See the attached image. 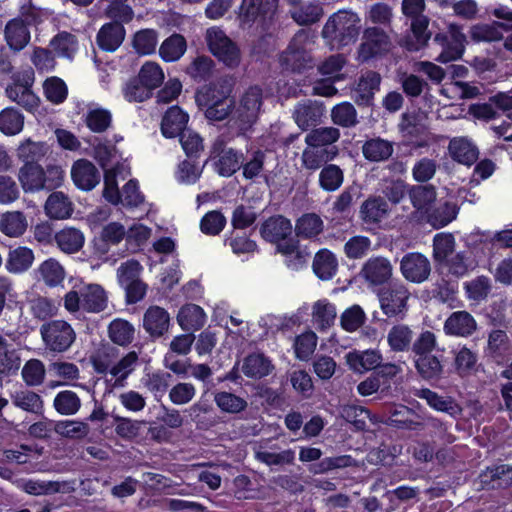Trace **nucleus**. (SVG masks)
<instances>
[{"mask_svg": "<svg viewBox=\"0 0 512 512\" xmlns=\"http://www.w3.org/2000/svg\"><path fill=\"white\" fill-rule=\"evenodd\" d=\"M482 482L491 484L492 488H508L512 485V466L502 464L487 468L481 474Z\"/></svg>", "mask_w": 512, "mask_h": 512, "instance_id": "de8ad7c7", "label": "nucleus"}, {"mask_svg": "<svg viewBox=\"0 0 512 512\" xmlns=\"http://www.w3.org/2000/svg\"><path fill=\"white\" fill-rule=\"evenodd\" d=\"M414 365L419 376L427 381L439 380L444 373L442 361L433 354L414 358Z\"/></svg>", "mask_w": 512, "mask_h": 512, "instance_id": "4c0bfd02", "label": "nucleus"}, {"mask_svg": "<svg viewBox=\"0 0 512 512\" xmlns=\"http://www.w3.org/2000/svg\"><path fill=\"white\" fill-rule=\"evenodd\" d=\"M292 233L291 221L282 215H276L265 220L260 227L263 239L271 243L286 240Z\"/></svg>", "mask_w": 512, "mask_h": 512, "instance_id": "4be33fe9", "label": "nucleus"}, {"mask_svg": "<svg viewBox=\"0 0 512 512\" xmlns=\"http://www.w3.org/2000/svg\"><path fill=\"white\" fill-rule=\"evenodd\" d=\"M84 121L91 131L102 133L110 127L112 115L107 109L89 106Z\"/></svg>", "mask_w": 512, "mask_h": 512, "instance_id": "680f3d73", "label": "nucleus"}, {"mask_svg": "<svg viewBox=\"0 0 512 512\" xmlns=\"http://www.w3.org/2000/svg\"><path fill=\"white\" fill-rule=\"evenodd\" d=\"M206 41L211 53L229 68H236L241 62L238 45L218 27L209 28Z\"/></svg>", "mask_w": 512, "mask_h": 512, "instance_id": "0eeeda50", "label": "nucleus"}, {"mask_svg": "<svg viewBox=\"0 0 512 512\" xmlns=\"http://www.w3.org/2000/svg\"><path fill=\"white\" fill-rule=\"evenodd\" d=\"M177 321L183 330L195 331L204 326L206 315L200 306L187 304L179 310Z\"/></svg>", "mask_w": 512, "mask_h": 512, "instance_id": "a19ab883", "label": "nucleus"}, {"mask_svg": "<svg viewBox=\"0 0 512 512\" xmlns=\"http://www.w3.org/2000/svg\"><path fill=\"white\" fill-rule=\"evenodd\" d=\"M477 330L475 318L467 311H455L449 315L443 325L446 335L457 337H470Z\"/></svg>", "mask_w": 512, "mask_h": 512, "instance_id": "aec40b11", "label": "nucleus"}, {"mask_svg": "<svg viewBox=\"0 0 512 512\" xmlns=\"http://www.w3.org/2000/svg\"><path fill=\"white\" fill-rule=\"evenodd\" d=\"M386 424L406 430H421L424 427L423 418L406 406L394 409L386 420Z\"/></svg>", "mask_w": 512, "mask_h": 512, "instance_id": "c756f323", "label": "nucleus"}, {"mask_svg": "<svg viewBox=\"0 0 512 512\" xmlns=\"http://www.w3.org/2000/svg\"><path fill=\"white\" fill-rule=\"evenodd\" d=\"M401 8L403 14L411 20V30L418 44L415 49H418L431 37V33L427 30L429 19L423 15L425 2L424 0H403Z\"/></svg>", "mask_w": 512, "mask_h": 512, "instance_id": "9d476101", "label": "nucleus"}, {"mask_svg": "<svg viewBox=\"0 0 512 512\" xmlns=\"http://www.w3.org/2000/svg\"><path fill=\"white\" fill-rule=\"evenodd\" d=\"M278 0H242L238 10L240 27L249 29L254 24L266 28L277 10Z\"/></svg>", "mask_w": 512, "mask_h": 512, "instance_id": "39448f33", "label": "nucleus"}, {"mask_svg": "<svg viewBox=\"0 0 512 512\" xmlns=\"http://www.w3.org/2000/svg\"><path fill=\"white\" fill-rule=\"evenodd\" d=\"M388 210L389 206L384 198L372 197L362 204L360 212L366 223H377L386 217Z\"/></svg>", "mask_w": 512, "mask_h": 512, "instance_id": "864d4df0", "label": "nucleus"}, {"mask_svg": "<svg viewBox=\"0 0 512 512\" xmlns=\"http://www.w3.org/2000/svg\"><path fill=\"white\" fill-rule=\"evenodd\" d=\"M108 337L116 345L127 347L135 338V328L127 320L116 318L108 325Z\"/></svg>", "mask_w": 512, "mask_h": 512, "instance_id": "37998d69", "label": "nucleus"}, {"mask_svg": "<svg viewBox=\"0 0 512 512\" xmlns=\"http://www.w3.org/2000/svg\"><path fill=\"white\" fill-rule=\"evenodd\" d=\"M71 177L76 187L83 191L94 189L101 179L99 170L86 159L74 162L71 168Z\"/></svg>", "mask_w": 512, "mask_h": 512, "instance_id": "a211bd4d", "label": "nucleus"}, {"mask_svg": "<svg viewBox=\"0 0 512 512\" xmlns=\"http://www.w3.org/2000/svg\"><path fill=\"white\" fill-rule=\"evenodd\" d=\"M409 296V290L403 283L396 282L384 287L378 293L381 310L388 317L404 314Z\"/></svg>", "mask_w": 512, "mask_h": 512, "instance_id": "1a4fd4ad", "label": "nucleus"}, {"mask_svg": "<svg viewBox=\"0 0 512 512\" xmlns=\"http://www.w3.org/2000/svg\"><path fill=\"white\" fill-rule=\"evenodd\" d=\"M361 150L367 161L384 162L393 155L394 143L381 137H373L363 143Z\"/></svg>", "mask_w": 512, "mask_h": 512, "instance_id": "a878e982", "label": "nucleus"}, {"mask_svg": "<svg viewBox=\"0 0 512 512\" xmlns=\"http://www.w3.org/2000/svg\"><path fill=\"white\" fill-rule=\"evenodd\" d=\"M277 446L273 445L270 450L263 444H259L254 448L255 459L269 467L291 466L295 464V451L292 449L276 451Z\"/></svg>", "mask_w": 512, "mask_h": 512, "instance_id": "412c9836", "label": "nucleus"}, {"mask_svg": "<svg viewBox=\"0 0 512 512\" xmlns=\"http://www.w3.org/2000/svg\"><path fill=\"white\" fill-rule=\"evenodd\" d=\"M6 94L10 100L30 112L36 110L40 103L38 96L29 88L8 86Z\"/></svg>", "mask_w": 512, "mask_h": 512, "instance_id": "bf43d9fd", "label": "nucleus"}, {"mask_svg": "<svg viewBox=\"0 0 512 512\" xmlns=\"http://www.w3.org/2000/svg\"><path fill=\"white\" fill-rule=\"evenodd\" d=\"M455 238L451 233H437L433 238V259L437 264L454 253Z\"/></svg>", "mask_w": 512, "mask_h": 512, "instance_id": "69168bd1", "label": "nucleus"}, {"mask_svg": "<svg viewBox=\"0 0 512 512\" xmlns=\"http://www.w3.org/2000/svg\"><path fill=\"white\" fill-rule=\"evenodd\" d=\"M336 315L335 306L326 299L318 300L312 307L313 321L320 330L331 327L335 322Z\"/></svg>", "mask_w": 512, "mask_h": 512, "instance_id": "6e6d98bb", "label": "nucleus"}, {"mask_svg": "<svg viewBox=\"0 0 512 512\" xmlns=\"http://www.w3.org/2000/svg\"><path fill=\"white\" fill-rule=\"evenodd\" d=\"M58 247L65 253H75L84 244L83 233L76 228H65L55 235Z\"/></svg>", "mask_w": 512, "mask_h": 512, "instance_id": "4d7b16f0", "label": "nucleus"}, {"mask_svg": "<svg viewBox=\"0 0 512 512\" xmlns=\"http://www.w3.org/2000/svg\"><path fill=\"white\" fill-rule=\"evenodd\" d=\"M448 151L453 160L467 166L473 165L479 157L477 146L467 137L451 139Z\"/></svg>", "mask_w": 512, "mask_h": 512, "instance_id": "5701e85b", "label": "nucleus"}, {"mask_svg": "<svg viewBox=\"0 0 512 512\" xmlns=\"http://www.w3.org/2000/svg\"><path fill=\"white\" fill-rule=\"evenodd\" d=\"M465 35L455 26L450 27V36L446 34H436L434 41L443 47L437 60L442 63L457 60L461 58L464 52Z\"/></svg>", "mask_w": 512, "mask_h": 512, "instance_id": "dca6fc26", "label": "nucleus"}, {"mask_svg": "<svg viewBox=\"0 0 512 512\" xmlns=\"http://www.w3.org/2000/svg\"><path fill=\"white\" fill-rule=\"evenodd\" d=\"M21 375L28 387L40 386L45 380V365L39 359H30L24 364Z\"/></svg>", "mask_w": 512, "mask_h": 512, "instance_id": "338daca9", "label": "nucleus"}, {"mask_svg": "<svg viewBox=\"0 0 512 512\" xmlns=\"http://www.w3.org/2000/svg\"><path fill=\"white\" fill-rule=\"evenodd\" d=\"M112 20V22L106 23L100 28L96 38L98 46L107 52H113L120 47L126 34L123 23L130 22L118 19Z\"/></svg>", "mask_w": 512, "mask_h": 512, "instance_id": "6ab92c4d", "label": "nucleus"}, {"mask_svg": "<svg viewBox=\"0 0 512 512\" xmlns=\"http://www.w3.org/2000/svg\"><path fill=\"white\" fill-rule=\"evenodd\" d=\"M233 83L228 77H220L204 85L196 93V102L200 108L228 101L232 92Z\"/></svg>", "mask_w": 512, "mask_h": 512, "instance_id": "4468645a", "label": "nucleus"}, {"mask_svg": "<svg viewBox=\"0 0 512 512\" xmlns=\"http://www.w3.org/2000/svg\"><path fill=\"white\" fill-rule=\"evenodd\" d=\"M267 158V152L261 149L248 151L246 157L242 156L241 168L246 179L253 180L261 176Z\"/></svg>", "mask_w": 512, "mask_h": 512, "instance_id": "3c124183", "label": "nucleus"}, {"mask_svg": "<svg viewBox=\"0 0 512 512\" xmlns=\"http://www.w3.org/2000/svg\"><path fill=\"white\" fill-rule=\"evenodd\" d=\"M412 206L418 211H427L437 197L436 187L431 184L413 185L408 189Z\"/></svg>", "mask_w": 512, "mask_h": 512, "instance_id": "c03bdc74", "label": "nucleus"}, {"mask_svg": "<svg viewBox=\"0 0 512 512\" xmlns=\"http://www.w3.org/2000/svg\"><path fill=\"white\" fill-rule=\"evenodd\" d=\"M361 31V18L351 9H341L327 19L322 37L332 48H341L354 43Z\"/></svg>", "mask_w": 512, "mask_h": 512, "instance_id": "f257e3e1", "label": "nucleus"}, {"mask_svg": "<svg viewBox=\"0 0 512 512\" xmlns=\"http://www.w3.org/2000/svg\"><path fill=\"white\" fill-rule=\"evenodd\" d=\"M24 126V116L14 108H5L0 112V131L5 135H16Z\"/></svg>", "mask_w": 512, "mask_h": 512, "instance_id": "0e129e2a", "label": "nucleus"}, {"mask_svg": "<svg viewBox=\"0 0 512 512\" xmlns=\"http://www.w3.org/2000/svg\"><path fill=\"white\" fill-rule=\"evenodd\" d=\"M37 279L47 287L54 288L62 285L66 277L64 267L54 258L43 261L36 270Z\"/></svg>", "mask_w": 512, "mask_h": 512, "instance_id": "2f4dec72", "label": "nucleus"}, {"mask_svg": "<svg viewBox=\"0 0 512 512\" xmlns=\"http://www.w3.org/2000/svg\"><path fill=\"white\" fill-rule=\"evenodd\" d=\"M274 366L271 360L263 353H251L243 359L242 372L251 379H261L268 376Z\"/></svg>", "mask_w": 512, "mask_h": 512, "instance_id": "c85d7f7f", "label": "nucleus"}, {"mask_svg": "<svg viewBox=\"0 0 512 512\" xmlns=\"http://www.w3.org/2000/svg\"><path fill=\"white\" fill-rule=\"evenodd\" d=\"M393 19L392 7L384 2H377L367 7L365 11V20L374 24L373 26L390 28Z\"/></svg>", "mask_w": 512, "mask_h": 512, "instance_id": "603ef678", "label": "nucleus"}, {"mask_svg": "<svg viewBox=\"0 0 512 512\" xmlns=\"http://www.w3.org/2000/svg\"><path fill=\"white\" fill-rule=\"evenodd\" d=\"M324 114L325 106L323 103L305 99L295 105L292 117L302 131H307L319 125Z\"/></svg>", "mask_w": 512, "mask_h": 512, "instance_id": "ddd939ff", "label": "nucleus"}, {"mask_svg": "<svg viewBox=\"0 0 512 512\" xmlns=\"http://www.w3.org/2000/svg\"><path fill=\"white\" fill-rule=\"evenodd\" d=\"M339 154L338 148H316L307 145L301 154L302 166L310 171L320 170Z\"/></svg>", "mask_w": 512, "mask_h": 512, "instance_id": "b1692460", "label": "nucleus"}, {"mask_svg": "<svg viewBox=\"0 0 512 512\" xmlns=\"http://www.w3.org/2000/svg\"><path fill=\"white\" fill-rule=\"evenodd\" d=\"M44 176L41 165H23L18 172V180L25 192L45 190Z\"/></svg>", "mask_w": 512, "mask_h": 512, "instance_id": "f704fd0d", "label": "nucleus"}, {"mask_svg": "<svg viewBox=\"0 0 512 512\" xmlns=\"http://www.w3.org/2000/svg\"><path fill=\"white\" fill-rule=\"evenodd\" d=\"M21 14L23 18L9 20L4 29L7 45L15 52L21 51L28 45L31 38L28 25L36 22L39 17L35 9L26 6H22Z\"/></svg>", "mask_w": 512, "mask_h": 512, "instance_id": "423d86ee", "label": "nucleus"}, {"mask_svg": "<svg viewBox=\"0 0 512 512\" xmlns=\"http://www.w3.org/2000/svg\"><path fill=\"white\" fill-rule=\"evenodd\" d=\"M291 17L300 25L316 23L323 16V8L320 4L309 2L298 8L290 10Z\"/></svg>", "mask_w": 512, "mask_h": 512, "instance_id": "774afa93", "label": "nucleus"}, {"mask_svg": "<svg viewBox=\"0 0 512 512\" xmlns=\"http://www.w3.org/2000/svg\"><path fill=\"white\" fill-rule=\"evenodd\" d=\"M169 323V314L162 307L151 306L144 313L143 327L151 337H161L168 331Z\"/></svg>", "mask_w": 512, "mask_h": 512, "instance_id": "393cba45", "label": "nucleus"}, {"mask_svg": "<svg viewBox=\"0 0 512 512\" xmlns=\"http://www.w3.org/2000/svg\"><path fill=\"white\" fill-rule=\"evenodd\" d=\"M308 35L300 31L290 41L287 49L281 55V64L292 71H301L312 64V57L306 46Z\"/></svg>", "mask_w": 512, "mask_h": 512, "instance_id": "6e6552de", "label": "nucleus"}, {"mask_svg": "<svg viewBox=\"0 0 512 512\" xmlns=\"http://www.w3.org/2000/svg\"><path fill=\"white\" fill-rule=\"evenodd\" d=\"M431 270L430 260L419 252H409L400 260V272L411 283L425 282L429 279Z\"/></svg>", "mask_w": 512, "mask_h": 512, "instance_id": "f8f14e48", "label": "nucleus"}, {"mask_svg": "<svg viewBox=\"0 0 512 512\" xmlns=\"http://www.w3.org/2000/svg\"><path fill=\"white\" fill-rule=\"evenodd\" d=\"M459 208L456 203L445 201L436 207L429 208L426 214V222L435 229L445 227L456 219Z\"/></svg>", "mask_w": 512, "mask_h": 512, "instance_id": "473e14b6", "label": "nucleus"}, {"mask_svg": "<svg viewBox=\"0 0 512 512\" xmlns=\"http://www.w3.org/2000/svg\"><path fill=\"white\" fill-rule=\"evenodd\" d=\"M346 361L351 370L364 373L377 368L382 361V355L378 350H354L347 353Z\"/></svg>", "mask_w": 512, "mask_h": 512, "instance_id": "cd10ccee", "label": "nucleus"}, {"mask_svg": "<svg viewBox=\"0 0 512 512\" xmlns=\"http://www.w3.org/2000/svg\"><path fill=\"white\" fill-rule=\"evenodd\" d=\"M331 119L335 125L343 128L355 127L358 123V113L349 102H342L331 110Z\"/></svg>", "mask_w": 512, "mask_h": 512, "instance_id": "e2e57ef3", "label": "nucleus"}, {"mask_svg": "<svg viewBox=\"0 0 512 512\" xmlns=\"http://www.w3.org/2000/svg\"><path fill=\"white\" fill-rule=\"evenodd\" d=\"M393 47L388 30L368 26L363 30L361 43L357 49L358 60L368 62L387 55Z\"/></svg>", "mask_w": 512, "mask_h": 512, "instance_id": "20e7f679", "label": "nucleus"}, {"mask_svg": "<svg viewBox=\"0 0 512 512\" xmlns=\"http://www.w3.org/2000/svg\"><path fill=\"white\" fill-rule=\"evenodd\" d=\"M29 312L33 316V318L39 321H49L54 317L58 308L55 302L45 296L36 295L28 299L27 301Z\"/></svg>", "mask_w": 512, "mask_h": 512, "instance_id": "8fccbe9b", "label": "nucleus"}, {"mask_svg": "<svg viewBox=\"0 0 512 512\" xmlns=\"http://www.w3.org/2000/svg\"><path fill=\"white\" fill-rule=\"evenodd\" d=\"M381 75L373 70L362 73L354 89V101L359 106H372L374 95L380 89Z\"/></svg>", "mask_w": 512, "mask_h": 512, "instance_id": "f3484780", "label": "nucleus"}, {"mask_svg": "<svg viewBox=\"0 0 512 512\" xmlns=\"http://www.w3.org/2000/svg\"><path fill=\"white\" fill-rule=\"evenodd\" d=\"M12 404L31 414L40 415L43 413L44 402L42 397L28 389L18 390L11 394Z\"/></svg>", "mask_w": 512, "mask_h": 512, "instance_id": "58836bf2", "label": "nucleus"}, {"mask_svg": "<svg viewBox=\"0 0 512 512\" xmlns=\"http://www.w3.org/2000/svg\"><path fill=\"white\" fill-rule=\"evenodd\" d=\"M386 338L391 351L407 352L411 350L414 332L407 324L399 323L390 328Z\"/></svg>", "mask_w": 512, "mask_h": 512, "instance_id": "72a5a7b5", "label": "nucleus"}, {"mask_svg": "<svg viewBox=\"0 0 512 512\" xmlns=\"http://www.w3.org/2000/svg\"><path fill=\"white\" fill-rule=\"evenodd\" d=\"M211 153L217 158L214 166L220 176L230 177L241 168L242 153L226 147L224 138L218 137L214 141Z\"/></svg>", "mask_w": 512, "mask_h": 512, "instance_id": "9b49d317", "label": "nucleus"}, {"mask_svg": "<svg viewBox=\"0 0 512 512\" xmlns=\"http://www.w3.org/2000/svg\"><path fill=\"white\" fill-rule=\"evenodd\" d=\"M214 402L222 412L228 414L241 413L248 406L244 398L226 391L216 392L214 394Z\"/></svg>", "mask_w": 512, "mask_h": 512, "instance_id": "052dcab7", "label": "nucleus"}, {"mask_svg": "<svg viewBox=\"0 0 512 512\" xmlns=\"http://www.w3.org/2000/svg\"><path fill=\"white\" fill-rule=\"evenodd\" d=\"M83 310L89 313L103 312L108 306V295L99 284H87L81 288Z\"/></svg>", "mask_w": 512, "mask_h": 512, "instance_id": "bb28decb", "label": "nucleus"}, {"mask_svg": "<svg viewBox=\"0 0 512 512\" xmlns=\"http://www.w3.org/2000/svg\"><path fill=\"white\" fill-rule=\"evenodd\" d=\"M34 258L30 248L19 246L9 251L5 267L10 273H23L32 266Z\"/></svg>", "mask_w": 512, "mask_h": 512, "instance_id": "79ce46f5", "label": "nucleus"}, {"mask_svg": "<svg viewBox=\"0 0 512 512\" xmlns=\"http://www.w3.org/2000/svg\"><path fill=\"white\" fill-rule=\"evenodd\" d=\"M28 227L26 215L21 211H9L0 218V231L9 237L23 235Z\"/></svg>", "mask_w": 512, "mask_h": 512, "instance_id": "a18cd8bd", "label": "nucleus"}, {"mask_svg": "<svg viewBox=\"0 0 512 512\" xmlns=\"http://www.w3.org/2000/svg\"><path fill=\"white\" fill-rule=\"evenodd\" d=\"M337 259L332 252L322 249L313 260V271L321 280H330L337 271Z\"/></svg>", "mask_w": 512, "mask_h": 512, "instance_id": "09e8293b", "label": "nucleus"}, {"mask_svg": "<svg viewBox=\"0 0 512 512\" xmlns=\"http://www.w3.org/2000/svg\"><path fill=\"white\" fill-rule=\"evenodd\" d=\"M340 131L336 127H314L305 136V143L318 148H337L333 144L340 139Z\"/></svg>", "mask_w": 512, "mask_h": 512, "instance_id": "ea45409f", "label": "nucleus"}, {"mask_svg": "<svg viewBox=\"0 0 512 512\" xmlns=\"http://www.w3.org/2000/svg\"><path fill=\"white\" fill-rule=\"evenodd\" d=\"M415 396L425 400L430 407L437 411L453 415L458 410V406L452 397L441 396L428 388L417 390Z\"/></svg>", "mask_w": 512, "mask_h": 512, "instance_id": "49530a36", "label": "nucleus"}, {"mask_svg": "<svg viewBox=\"0 0 512 512\" xmlns=\"http://www.w3.org/2000/svg\"><path fill=\"white\" fill-rule=\"evenodd\" d=\"M187 48L185 38L180 34H173L161 44L159 54L166 62H173L185 53Z\"/></svg>", "mask_w": 512, "mask_h": 512, "instance_id": "13d9d810", "label": "nucleus"}, {"mask_svg": "<svg viewBox=\"0 0 512 512\" xmlns=\"http://www.w3.org/2000/svg\"><path fill=\"white\" fill-rule=\"evenodd\" d=\"M263 90L254 85L247 88L235 103L232 120L241 132L248 131L258 120L263 106Z\"/></svg>", "mask_w": 512, "mask_h": 512, "instance_id": "f03ea898", "label": "nucleus"}, {"mask_svg": "<svg viewBox=\"0 0 512 512\" xmlns=\"http://www.w3.org/2000/svg\"><path fill=\"white\" fill-rule=\"evenodd\" d=\"M189 116L178 106L169 108L161 122V131L165 137L173 138L186 131Z\"/></svg>", "mask_w": 512, "mask_h": 512, "instance_id": "7c9ffc66", "label": "nucleus"}, {"mask_svg": "<svg viewBox=\"0 0 512 512\" xmlns=\"http://www.w3.org/2000/svg\"><path fill=\"white\" fill-rule=\"evenodd\" d=\"M393 275V265L383 256L370 257L362 266L360 276L371 286L388 282Z\"/></svg>", "mask_w": 512, "mask_h": 512, "instance_id": "2eb2a0df", "label": "nucleus"}, {"mask_svg": "<svg viewBox=\"0 0 512 512\" xmlns=\"http://www.w3.org/2000/svg\"><path fill=\"white\" fill-rule=\"evenodd\" d=\"M44 209L51 219H66L73 213V204L67 195L57 191L48 196Z\"/></svg>", "mask_w": 512, "mask_h": 512, "instance_id": "c9c22d12", "label": "nucleus"}, {"mask_svg": "<svg viewBox=\"0 0 512 512\" xmlns=\"http://www.w3.org/2000/svg\"><path fill=\"white\" fill-rule=\"evenodd\" d=\"M344 183V170L337 164L328 163L318 173V185L327 193L335 192Z\"/></svg>", "mask_w": 512, "mask_h": 512, "instance_id": "e433bc0d", "label": "nucleus"}, {"mask_svg": "<svg viewBox=\"0 0 512 512\" xmlns=\"http://www.w3.org/2000/svg\"><path fill=\"white\" fill-rule=\"evenodd\" d=\"M40 336L45 350L60 354L67 352L76 340V332L65 320H49L40 326Z\"/></svg>", "mask_w": 512, "mask_h": 512, "instance_id": "7ed1b4c3", "label": "nucleus"}, {"mask_svg": "<svg viewBox=\"0 0 512 512\" xmlns=\"http://www.w3.org/2000/svg\"><path fill=\"white\" fill-rule=\"evenodd\" d=\"M323 220L315 213L302 215L295 225V232L298 237L311 239L323 231Z\"/></svg>", "mask_w": 512, "mask_h": 512, "instance_id": "5fc2aeb1", "label": "nucleus"}]
</instances>
